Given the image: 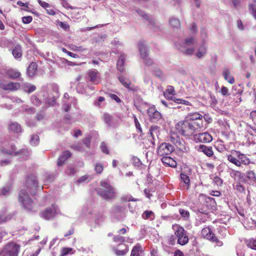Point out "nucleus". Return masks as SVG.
<instances>
[{"label": "nucleus", "instance_id": "nucleus-1", "mask_svg": "<svg viewBox=\"0 0 256 256\" xmlns=\"http://www.w3.org/2000/svg\"><path fill=\"white\" fill-rule=\"evenodd\" d=\"M101 188L96 190L97 194L102 199L110 200L115 198L116 191L114 188L106 182L102 181L100 183Z\"/></svg>", "mask_w": 256, "mask_h": 256}, {"label": "nucleus", "instance_id": "nucleus-2", "mask_svg": "<svg viewBox=\"0 0 256 256\" xmlns=\"http://www.w3.org/2000/svg\"><path fill=\"white\" fill-rule=\"evenodd\" d=\"M226 156L230 162L238 167H240L242 164L248 165L250 162L249 158L238 150H232L231 154H228Z\"/></svg>", "mask_w": 256, "mask_h": 256}, {"label": "nucleus", "instance_id": "nucleus-3", "mask_svg": "<svg viewBox=\"0 0 256 256\" xmlns=\"http://www.w3.org/2000/svg\"><path fill=\"white\" fill-rule=\"evenodd\" d=\"M196 39L193 36L186 38L184 42L178 45V48L182 53L186 55H192L194 54L195 48L188 47L197 44Z\"/></svg>", "mask_w": 256, "mask_h": 256}, {"label": "nucleus", "instance_id": "nucleus-4", "mask_svg": "<svg viewBox=\"0 0 256 256\" xmlns=\"http://www.w3.org/2000/svg\"><path fill=\"white\" fill-rule=\"evenodd\" d=\"M176 128L179 134L186 137H189L194 134L190 122L188 120L180 121L176 124Z\"/></svg>", "mask_w": 256, "mask_h": 256}, {"label": "nucleus", "instance_id": "nucleus-5", "mask_svg": "<svg viewBox=\"0 0 256 256\" xmlns=\"http://www.w3.org/2000/svg\"><path fill=\"white\" fill-rule=\"evenodd\" d=\"M172 228L174 230V234L178 239V243L182 246L186 244L188 242V238L184 229L178 224L173 226Z\"/></svg>", "mask_w": 256, "mask_h": 256}, {"label": "nucleus", "instance_id": "nucleus-6", "mask_svg": "<svg viewBox=\"0 0 256 256\" xmlns=\"http://www.w3.org/2000/svg\"><path fill=\"white\" fill-rule=\"evenodd\" d=\"M18 200L24 208L28 211H31L34 208L32 200L29 197L28 192L24 190H22L18 195Z\"/></svg>", "mask_w": 256, "mask_h": 256}, {"label": "nucleus", "instance_id": "nucleus-7", "mask_svg": "<svg viewBox=\"0 0 256 256\" xmlns=\"http://www.w3.org/2000/svg\"><path fill=\"white\" fill-rule=\"evenodd\" d=\"M20 248V245L14 242H10L4 246L0 255L1 256H17Z\"/></svg>", "mask_w": 256, "mask_h": 256}, {"label": "nucleus", "instance_id": "nucleus-8", "mask_svg": "<svg viewBox=\"0 0 256 256\" xmlns=\"http://www.w3.org/2000/svg\"><path fill=\"white\" fill-rule=\"evenodd\" d=\"M57 206L52 204L50 208H46L40 213V216L45 220L53 219L58 212Z\"/></svg>", "mask_w": 256, "mask_h": 256}, {"label": "nucleus", "instance_id": "nucleus-9", "mask_svg": "<svg viewBox=\"0 0 256 256\" xmlns=\"http://www.w3.org/2000/svg\"><path fill=\"white\" fill-rule=\"evenodd\" d=\"M147 114L149 120L152 122H158L162 118V114L157 110L154 106H150L147 110Z\"/></svg>", "mask_w": 256, "mask_h": 256}, {"label": "nucleus", "instance_id": "nucleus-10", "mask_svg": "<svg viewBox=\"0 0 256 256\" xmlns=\"http://www.w3.org/2000/svg\"><path fill=\"white\" fill-rule=\"evenodd\" d=\"M112 216L117 220H121L125 217V208L120 206H114L110 209Z\"/></svg>", "mask_w": 256, "mask_h": 256}, {"label": "nucleus", "instance_id": "nucleus-11", "mask_svg": "<svg viewBox=\"0 0 256 256\" xmlns=\"http://www.w3.org/2000/svg\"><path fill=\"white\" fill-rule=\"evenodd\" d=\"M11 148L10 150H4L2 152L4 153L13 154L14 156L20 155L23 159H27L28 156L30 152L28 149H22L18 152H16V148L14 146H11Z\"/></svg>", "mask_w": 256, "mask_h": 256}, {"label": "nucleus", "instance_id": "nucleus-12", "mask_svg": "<svg viewBox=\"0 0 256 256\" xmlns=\"http://www.w3.org/2000/svg\"><path fill=\"white\" fill-rule=\"evenodd\" d=\"M26 186L31 194H34L38 187L37 178L34 176H29L26 180Z\"/></svg>", "mask_w": 256, "mask_h": 256}, {"label": "nucleus", "instance_id": "nucleus-13", "mask_svg": "<svg viewBox=\"0 0 256 256\" xmlns=\"http://www.w3.org/2000/svg\"><path fill=\"white\" fill-rule=\"evenodd\" d=\"M174 150V146L168 143H162L158 148L157 152L158 155L162 156L170 154Z\"/></svg>", "mask_w": 256, "mask_h": 256}, {"label": "nucleus", "instance_id": "nucleus-14", "mask_svg": "<svg viewBox=\"0 0 256 256\" xmlns=\"http://www.w3.org/2000/svg\"><path fill=\"white\" fill-rule=\"evenodd\" d=\"M118 79L122 84L128 90L132 92H136L138 90V87L132 84L128 78L123 76H118Z\"/></svg>", "mask_w": 256, "mask_h": 256}, {"label": "nucleus", "instance_id": "nucleus-15", "mask_svg": "<svg viewBox=\"0 0 256 256\" xmlns=\"http://www.w3.org/2000/svg\"><path fill=\"white\" fill-rule=\"evenodd\" d=\"M194 140L200 142L208 143L212 141V138L208 132L199 133L194 136Z\"/></svg>", "mask_w": 256, "mask_h": 256}, {"label": "nucleus", "instance_id": "nucleus-16", "mask_svg": "<svg viewBox=\"0 0 256 256\" xmlns=\"http://www.w3.org/2000/svg\"><path fill=\"white\" fill-rule=\"evenodd\" d=\"M88 78L89 80L95 84H99L100 82V78L98 77V72L96 70H92L88 71Z\"/></svg>", "mask_w": 256, "mask_h": 256}, {"label": "nucleus", "instance_id": "nucleus-17", "mask_svg": "<svg viewBox=\"0 0 256 256\" xmlns=\"http://www.w3.org/2000/svg\"><path fill=\"white\" fill-rule=\"evenodd\" d=\"M138 50L142 58H145L148 56V50L144 41H140L138 43Z\"/></svg>", "mask_w": 256, "mask_h": 256}, {"label": "nucleus", "instance_id": "nucleus-18", "mask_svg": "<svg viewBox=\"0 0 256 256\" xmlns=\"http://www.w3.org/2000/svg\"><path fill=\"white\" fill-rule=\"evenodd\" d=\"M149 134L152 138V142L154 144V142L156 138H158L160 134V127L157 126H152L149 130Z\"/></svg>", "mask_w": 256, "mask_h": 256}, {"label": "nucleus", "instance_id": "nucleus-19", "mask_svg": "<svg viewBox=\"0 0 256 256\" xmlns=\"http://www.w3.org/2000/svg\"><path fill=\"white\" fill-rule=\"evenodd\" d=\"M202 237L210 241H212L213 238H215L216 236L212 230L209 227L204 228L202 230Z\"/></svg>", "mask_w": 256, "mask_h": 256}, {"label": "nucleus", "instance_id": "nucleus-20", "mask_svg": "<svg viewBox=\"0 0 256 256\" xmlns=\"http://www.w3.org/2000/svg\"><path fill=\"white\" fill-rule=\"evenodd\" d=\"M197 150L198 152H204V154L208 157L212 156L214 154L212 148L210 146H207L205 145H200L198 146Z\"/></svg>", "mask_w": 256, "mask_h": 256}, {"label": "nucleus", "instance_id": "nucleus-21", "mask_svg": "<svg viewBox=\"0 0 256 256\" xmlns=\"http://www.w3.org/2000/svg\"><path fill=\"white\" fill-rule=\"evenodd\" d=\"M72 156L71 152L68 150H65L64 151L62 154L59 156L58 162H57V165L58 166H62L64 162L70 157Z\"/></svg>", "mask_w": 256, "mask_h": 256}, {"label": "nucleus", "instance_id": "nucleus-22", "mask_svg": "<svg viewBox=\"0 0 256 256\" xmlns=\"http://www.w3.org/2000/svg\"><path fill=\"white\" fill-rule=\"evenodd\" d=\"M161 160L164 164L170 167L175 168L177 165L176 161L170 156H163Z\"/></svg>", "mask_w": 256, "mask_h": 256}, {"label": "nucleus", "instance_id": "nucleus-23", "mask_svg": "<svg viewBox=\"0 0 256 256\" xmlns=\"http://www.w3.org/2000/svg\"><path fill=\"white\" fill-rule=\"evenodd\" d=\"M207 48L204 43L202 44L198 48V52L196 53V56L198 58H203L206 53Z\"/></svg>", "mask_w": 256, "mask_h": 256}, {"label": "nucleus", "instance_id": "nucleus-24", "mask_svg": "<svg viewBox=\"0 0 256 256\" xmlns=\"http://www.w3.org/2000/svg\"><path fill=\"white\" fill-rule=\"evenodd\" d=\"M38 66L36 62H31L27 68V74L29 77H32L37 70Z\"/></svg>", "mask_w": 256, "mask_h": 256}, {"label": "nucleus", "instance_id": "nucleus-25", "mask_svg": "<svg viewBox=\"0 0 256 256\" xmlns=\"http://www.w3.org/2000/svg\"><path fill=\"white\" fill-rule=\"evenodd\" d=\"M249 13L256 20V0H252L248 5Z\"/></svg>", "mask_w": 256, "mask_h": 256}, {"label": "nucleus", "instance_id": "nucleus-26", "mask_svg": "<svg viewBox=\"0 0 256 256\" xmlns=\"http://www.w3.org/2000/svg\"><path fill=\"white\" fill-rule=\"evenodd\" d=\"M222 76L225 80H227L230 84H234V79L233 76L230 74V72L228 68H224L223 70Z\"/></svg>", "mask_w": 256, "mask_h": 256}, {"label": "nucleus", "instance_id": "nucleus-27", "mask_svg": "<svg viewBox=\"0 0 256 256\" xmlns=\"http://www.w3.org/2000/svg\"><path fill=\"white\" fill-rule=\"evenodd\" d=\"M20 86L18 83L10 82L3 85L2 88L5 90H18Z\"/></svg>", "mask_w": 256, "mask_h": 256}, {"label": "nucleus", "instance_id": "nucleus-28", "mask_svg": "<svg viewBox=\"0 0 256 256\" xmlns=\"http://www.w3.org/2000/svg\"><path fill=\"white\" fill-rule=\"evenodd\" d=\"M181 182L184 183V188L188 190L190 185V178L188 176L182 173L180 174Z\"/></svg>", "mask_w": 256, "mask_h": 256}, {"label": "nucleus", "instance_id": "nucleus-29", "mask_svg": "<svg viewBox=\"0 0 256 256\" xmlns=\"http://www.w3.org/2000/svg\"><path fill=\"white\" fill-rule=\"evenodd\" d=\"M170 140L180 149H182L181 146H182V143L180 140L179 136L176 135H172L170 137Z\"/></svg>", "mask_w": 256, "mask_h": 256}, {"label": "nucleus", "instance_id": "nucleus-30", "mask_svg": "<svg viewBox=\"0 0 256 256\" xmlns=\"http://www.w3.org/2000/svg\"><path fill=\"white\" fill-rule=\"evenodd\" d=\"M126 56L122 54H121L117 62V68L118 70L120 71V72H122L124 70V62L125 60Z\"/></svg>", "mask_w": 256, "mask_h": 256}, {"label": "nucleus", "instance_id": "nucleus-31", "mask_svg": "<svg viewBox=\"0 0 256 256\" xmlns=\"http://www.w3.org/2000/svg\"><path fill=\"white\" fill-rule=\"evenodd\" d=\"M192 128L194 129V132H198L200 129L204 127L202 122H190Z\"/></svg>", "mask_w": 256, "mask_h": 256}, {"label": "nucleus", "instance_id": "nucleus-32", "mask_svg": "<svg viewBox=\"0 0 256 256\" xmlns=\"http://www.w3.org/2000/svg\"><path fill=\"white\" fill-rule=\"evenodd\" d=\"M9 128L10 130L16 133L20 132L22 131L20 125L16 122H12L9 126Z\"/></svg>", "mask_w": 256, "mask_h": 256}, {"label": "nucleus", "instance_id": "nucleus-33", "mask_svg": "<svg viewBox=\"0 0 256 256\" xmlns=\"http://www.w3.org/2000/svg\"><path fill=\"white\" fill-rule=\"evenodd\" d=\"M6 74L8 77L12 78H16L20 76V73L19 72L13 69L8 70L6 72Z\"/></svg>", "mask_w": 256, "mask_h": 256}, {"label": "nucleus", "instance_id": "nucleus-34", "mask_svg": "<svg viewBox=\"0 0 256 256\" xmlns=\"http://www.w3.org/2000/svg\"><path fill=\"white\" fill-rule=\"evenodd\" d=\"M12 54L16 58H20L22 56L20 47L19 46H16L12 50Z\"/></svg>", "mask_w": 256, "mask_h": 256}, {"label": "nucleus", "instance_id": "nucleus-35", "mask_svg": "<svg viewBox=\"0 0 256 256\" xmlns=\"http://www.w3.org/2000/svg\"><path fill=\"white\" fill-rule=\"evenodd\" d=\"M142 218L145 220L150 218V220H153L154 218V214L151 210H146L142 214Z\"/></svg>", "mask_w": 256, "mask_h": 256}, {"label": "nucleus", "instance_id": "nucleus-36", "mask_svg": "<svg viewBox=\"0 0 256 256\" xmlns=\"http://www.w3.org/2000/svg\"><path fill=\"white\" fill-rule=\"evenodd\" d=\"M170 24L174 28H179L180 26V23L178 19L172 18L170 20Z\"/></svg>", "mask_w": 256, "mask_h": 256}, {"label": "nucleus", "instance_id": "nucleus-37", "mask_svg": "<svg viewBox=\"0 0 256 256\" xmlns=\"http://www.w3.org/2000/svg\"><path fill=\"white\" fill-rule=\"evenodd\" d=\"M141 249V246L139 244H137L134 246L130 256H140L139 252Z\"/></svg>", "mask_w": 256, "mask_h": 256}, {"label": "nucleus", "instance_id": "nucleus-38", "mask_svg": "<svg viewBox=\"0 0 256 256\" xmlns=\"http://www.w3.org/2000/svg\"><path fill=\"white\" fill-rule=\"evenodd\" d=\"M136 12L140 16H142L145 19H146V20L148 19V20H149L150 24L152 26H153L154 25V21L152 20V19L149 20V17L146 14H144V12L142 10H136Z\"/></svg>", "mask_w": 256, "mask_h": 256}, {"label": "nucleus", "instance_id": "nucleus-39", "mask_svg": "<svg viewBox=\"0 0 256 256\" xmlns=\"http://www.w3.org/2000/svg\"><path fill=\"white\" fill-rule=\"evenodd\" d=\"M246 176L248 179L252 181H256V174L255 172L252 170H249L246 172Z\"/></svg>", "mask_w": 256, "mask_h": 256}, {"label": "nucleus", "instance_id": "nucleus-40", "mask_svg": "<svg viewBox=\"0 0 256 256\" xmlns=\"http://www.w3.org/2000/svg\"><path fill=\"white\" fill-rule=\"evenodd\" d=\"M73 249L70 248H63L61 250L60 256H66L69 254H73Z\"/></svg>", "mask_w": 256, "mask_h": 256}, {"label": "nucleus", "instance_id": "nucleus-41", "mask_svg": "<svg viewBox=\"0 0 256 256\" xmlns=\"http://www.w3.org/2000/svg\"><path fill=\"white\" fill-rule=\"evenodd\" d=\"M246 244L248 248L256 250V240L252 238L246 240Z\"/></svg>", "mask_w": 256, "mask_h": 256}, {"label": "nucleus", "instance_id": "nucleus-42", "mask_svg": "<svg viewBox=\"0 0 256 256\" xmlns=\"http://www.w3.org/2000/svg\"><path fill=\"white\" fill-rule=\"evenodd\" d=\"M103 119L104 121V122L108 126H110L112 124V116L108 114H104L103 115Z\"/></svg>", "mask_w": 256, "mask_h": 256}, {"label": "nucleus", "instance_id": "nucleus-43", "mask_svg": "<svg viewBox=\"0 0 256 256\" xmlns=\"http://www.w3.org/2000/svg\"><path fill=\"white\" fill-rule=\"evenodd\" d=\"M154 74L156 76H157L158 77L162 80H164L166 78L164 75V74L163 72H162V70L160 69H159L158 68H156L154 70Z\"/></svg>", "mask_w": 256, "mask_h": 256}, {"label": "nucleus", "instance_id": "nucleus-44", "mask_svg": "<svg viewBox=\"0 0 256 256\" xmlns=\"http://www.w3.org/2000/svg\"><path fill=\"white\" fill-rule=\"evenodd\" d=\"M124 250H118L116 248L114 249V253L118 256H122L124 255L128 252V248L126 246Z\"/></svg>", "mask_w": 256, "mask_h": 256}, {"label": "nucleus", "instance_id": "nucleus-45", "mask_svg": "<svg viewBox=\"0 0 256 256\" xmlns=\"http://www.w3.org/2000/svg\"><path fill=\"white\" fill-rule=\"evenodd\" d=\"M39 137L38 135H33L30 140V144L32 146H36L38 144Z\"/></svg>", "mask_w": 256, "mask_h": 256}, {"label": "nucleus", "instance_id": "nucleus-46", "mask_svg": "<svg viewBox=\"0 0 256 256\" xmlns=\"http://www.w3.org/2000/svg\"><path fill=\"white\" fill-rule=\"evenodd\" d=\"M133 117H134V119L135 126L137 129V132H138L142 134V128L140 126V124L138 118H136V117L135 115H134Z\"/></svg>", "mask_w": 256, "mask_h": 256}, {"label": "nucleus", "instance_id": "nucleus-47", "mask_svg": "<svg viewBox=\"0 0 256 256\" xmlns=\"http://www.w3.org/2000/svg\"><path fill=\"white\" fill-rule=\"evenodd\" d=\"M164 96L168 100H170L176 102V100L174 99H176V98L172 96L171 92H170V89H167L166 90V92L164 93Z\"/></svg>", "mask_w": 256, "mask_h": 256}, {"label": "nucleus", "instance_id": "nucleus-48", "mask_svg": "<svg viewBox=\"0 0 256 256\" xmlns=\"http://www.w3.org/2000/svg\"><path fill=\"white\" fill-rule=\"evenodd\" d=\"M30 99L32 102L36 106H39L41 104L40 100L36 96H32Z\"/></svg>", "mask_w": 256, "mask_h": 256}, {"label": "nucleus", "instance_id": "nucleus-49", "mask_svg": "<svg viewBox=\"0 0 256 256\" xmlns=\"http://www.w3.org/2000/svg\"><path fill=\"white\" fill-rule=\"evenodd\" d=\"M95 170L98 174H101L104 170V166L102 164L97 163L95 165Z\"/></svg>", "mask_w": 256, "mask_h": 256}, {"label": "nucleus", "instance_id": "nucleus-50", "mask_svg": "<svg viewBox=\"0 0 256 256\" xmlns=\"http://www.w3.org/2000/svg\"><path fill=\"white\" fill-rule=\"evenodd\" d=\"M179 212L181 216L185 219H188L190 216V213L188 210L180 208L179 210Z\"/></svg>", "mask_w": 256, "mask_h": 256}, {"label": "nucleus", "instance_id": "nucleus-51", "mask_svg": "<svg viewBox=\"0 0 256 256\" xmlns=\"http://www.w3.org/2000/svg\"><path fill=\"white\" fill-rule=\"evenodd\" d=\"M100 148L102 151L106 154H109V150L107 148L106 144L105 142H102L100 144Z\"/></svg>", "mask_w": 256, "mask_h": 256}, {"label": "nucleus", "instance_id": "nucleus-52", "mask_svg": "<svg viewBox=\"0 0 256 256\" xmlns=\"http://www.w3.org/2000/svg\"><path fill=\"white\" fill-rule=\"evenodd\" d=\"M76 170L74 168L70 167L66 170L65 172L66 174L71 176L76 174Z\"/></svg>", "mask_w": 256, "mask_h": 256}, {"label": "nucleus", "instance_id": "nucleus-53", "mask_svg": "<svg viewBox=\"0 0 256 256\" xmlns=\"http://www.w3.org/2000/svg\"><path fill=\"white\" fill-rule=\"evenodd\" d=\"M114 240L116 242L122 243L124 242V238L123 236L118 234L114 236Z\"/></svg>", "mask_w": 256, "mask_h": 256}, {"label": "nucleus", "instance_id": "nucleus-54", "mask_svg": "<svg viewBox=\"0 0 256 256\" xmlns=\"http://www.w3.org/2000/svg\"><path fill=\"white\" fill-rule=\"evenodd\" d=\"M132 161L133 164L136 166H140L142 164V162L137 157L134 156L132 158Z\"/></svg>", "mask_w": 256, "mask_h": 256}, {"label": "nucleus", "instance_id": "nucleus-55", "mask_svg": "<svg viewBox=\"0 0 256 256\" xmlns=\"http://www.w3.org/2000/svg\"><path fill=\"white\" fill-rule=\"evenodd\" d=\"M26 91L28 93H30L36 90V87L34 85L29 84L26 86Z\"/></svg>", "mask_w": 256, "mask_h": 256}, {"label": "nucleus", "instance_id": "nucleus-56", "mask_svg": "<svg viewBox=\"0 0 256 256\" xmlns=\"http://www.w3.org/2000/svg\"><path fill=\"white\" fill-rule=\"evenodd\" d=\"M32 20V18L31 16H24L22 18V21L24 24H30Z\"/></svg>", "mask_w": 256, "mask_h": 256}, {"label": "nucleus", "instance_id": "nucleus-57", "mask_svg": "<svg viewBox=\"0 0 256 256\" xmlns=\"http://www.w3.org/2000/svg\"><path fill=\"white\" fill-rule=\"evenodd\" d=\"M58 24L60 27H61L64 30H67L70 28L69 25L66 22H58Z\"/></svg>", "mask_w": 256, "mask_h": 256}, {"label": "nucleus", "instance_id": "nucleus-58", "mask_svg": "<svg viewBox=\"0 0 256 256\" xmlns=\"http://www.w3.org/2000/svg\"><path fill=\"white\" fill-rule=\"evenodd\" d=\"M10 189L9 186L4 187L2 190V194L4 196H8L10 194Z\"/></svg>", "mask_w": 256, "mask_h": 256}, {"label": "nucleus", "instance_id": "nucleus-59", "mask_svg": "<svg viewBox=\"0 0 256 256\" xmlns=\"http://www.w3.org/2000/svg\"><path fill=\"white\" fill-rule=\"evenodd\" d=\"M191 116L192 117L190 118V119L192 120H200L201 118L202 117V115H201L199 113H198V112H195V113L192 114L191 115Z\"/></svg>", "mask_w": 256, "mask_h": 256}, {"label": "nucleus", "instance_id": "nucleus-60", "mask_svg": "<svg viewBox=\"0 0 256 256\" xmlns=\"http://www.w3.org/2000/svg\"><path fill=\"white\" fill-rule=\"evenodd\" d=\"M174 100H176V104H184L186 106H188L190 104V102H189L182 99L176 98Z\"/></svg>", "mask_w": 256, "mask_h": 256}, {"label": "nucleus", "instance_id": "nucleus-61", "mask_svg": "<svg viewBox=\"0 0 256 256\" xmlns=\"http://www.w3.org/2000/svg\"><path fill=\"white\" fill-rule=\"evenodd\" d=\"M24 110L29 114H32L35 112V110L34 108H30L27 106L24 107Z\"/></svg>", "mask_w": 256, "mask_h": 256}, {"label": "nucleus", "instance_id": "nucleus-62", "mask_svg": "<svg viewBox=\"0 0 256 256\" xmlns=\"http://www.w3.org/2000/svg\"><path fill=\"white\" fill-rule=\"evenodd\" d=\"M214 182L218 186H221L222 184V180L218 176L214 178Z\"/></svg>", "mask_w": 256, "mask_h": 256}, {"label": "nucleus", "instance_id": "nucleus-63", "mask_svg": "<svg viewBox=\"0 0 256 256\" xmlns=\"http://www.w3.org/2000/svg\"><path fill=\"white\" fill-rule=\"evenodd\" d=\"M109 97H110L112 100H115L117 102H121L120 99L116 94H108Z\"/></svg>", "mask_w": 256, "mask_h": 256}, {"label": "nucleus", "instance_id": "nucleus-64", "mask_svg": "<svg viewBox=\"0 0 256 256\" xmlns=\"http://www.w3.org/2000/svg\"><path fill=\"white\" fill-rule=\"evenodd\" d=\"M38 2L40 6L44 8H47L50 7V4L46 2L41 0H38Z\"/></svg>", "mask_w": 256, "mask_h": 256}]
</instances>
